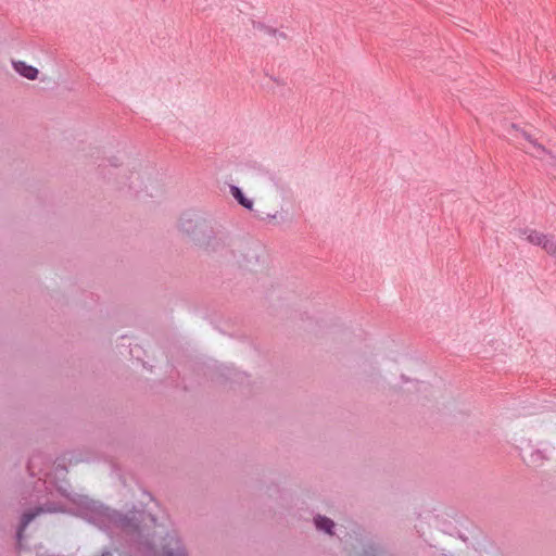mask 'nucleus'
<instances>
[{
  "mask_svg": "<svg viewBox=\"0 0 556 556\" xmlns=\"http://www.w3.org/2000/svg\"><path fill=\"white\" fill-rule=\"evenodd\" d=\"M245 261L250 271H262L267 267L268 253L264 247L255 243L249 247Z\"/></svg>",
  "mask_w": 556,
  "mask_h": 556,
  "instance_id": "obj_1",
  "label": "nucleus"
},
{
  "mask_svg": "<svg viewBox=\"0 0 556 556\" xmlns=\"http://www.w3.org/2000/svg\"><path fill=\"white\" fill-rule=\"evenodd\" d=\"M522 136L528 142V146L523 147L525 151L528 154L542 161L548 162L549 160H552L551 153L542 144L534 140L530 135L523 132Z\"/></svg>",
  "mask_w": 556,
  "mask_h": 556,
  "instance_id": "obj_2",
  "label": "nucleus"
},
{
  "mask_svg": "<svg viewBox=\"0 0 556 556\" xmlns=\"http://www.w3.org/2000/svg\"><path fill=\"white\" fill-rule=\"evenodd\" d=\"M254 27L258 29L260 31L267 35L271 42L274 43H280L281 41H286L288 36L285 31H281L279 29L271 28L269 26H265L261 23H253Z\"/></svg>",
  "mask_w": 556,
  "mask_h": 556,
  "instance_id": "obj_3",
  "label": "nucleus"
},
{
  "mask_svg": "<svg viewBox=\"0 0 556 556\" xmlns=\"http://www.w3.org/2000/svg\"><path fill=\"white\" fill-rule=\"evenodd\" d=\"M14 70L23 77L34 80L38 76V70L24 61H13Z\"/></svg>",
  "mask_w": 556,
  "mask_h": 556,
  "instance_id": "obj_4",
  "label": "nucleus"
},
{
  "mask_svg": "<svg viewBox=\"0 0 556 556\" xmlns=\"http://www.w3.org/2000/svg\"><path fill=\"white\" fill-rule=\"evenodd\" d=\"M546 459L547 456L541 450L532 451L529 456L525 458L526 463L531 467H541Z\"/></svg>",
  "mask_w": 556,
  "mask_h": 556,
  "instance_id": "obj_5",
  "label": "nucleus"
},
{
  "mask_svg": "<svg viewBox=\"0 0 556 556\" xmlns=\"http://www.w3.org/2000/svg\"><path fill=\"white\" fill-rule=\"evenodd\" d=\"M523 235L526 237V240L531 243V244H534V245H539V247H542L543 244V241L545 239V237L547 235L543 233V232H540V231H536V230H525L523 231Z\"/></svg>",
  "mask_w": 556,
  "mask_h": 556,
  "instance_id": "obj_6",
  "label": "nucleus"
},
{
  "mask_svg": "<svg viewBox=\"0 0 556 556\" xmlns=\"http://www.w3.org/2000/svg\"><path fill=\"white\" fill-rule=\"evenodd\" d=\"M315 526L318 530H321V531H325L326 533L331 534L332 529L334 527V522L327 517L317 516L315 518Z\"/></svg>",
  "mask_w": 556,
  "mask_h": 556,
  "instance_id": "obj_7",
  "label": "nucleus"
},
{
  "mask_svg": "<svg viewBox=\"0 0 556 556\" xmlns=\"http://www.w3.org/2000/svg\"><path fill=\"white\" fill-rule=\"evenodd\" d=\"M164 553L166 556H185L179 546V542L175 538H170L169 544L164 546Z\"/></svg>",
  "mask_w": 556,
  "mask_h": 556,
  "instance_id": "obj_8",
  "label": "nucleus"
},
{
  "mask_svg": "<svg viewBox=\"0 0 556 556\" xmlns=\"http://www.w3.org/2000/svg\"><path fill=\"white\" fill-rule=\"evenodd\" d=\"M542 248L551 256L556 257V239L547 235L543 241Z\"/></svg>",
  "mask_w": 556,
  "mask_h": 556,
  "instance_id": "obj_9",
  "label": "nucleus"
},
{
  "mask_svg": "<svg viewBox=\"0 0 556 556\" xmlns=\"http://www.w3.org/2000/svg\"><path fill=\"white\" fill-rule=\"evenodd\" d=\"M545 92L549 96V97H556V76L552 77L548 81H547V86L545 88Z\"/></svg>",
  "mask_w": 556,
  "mask_h": 556,
  "instance_id": "obj_10",
  "label": "nucleus"
},
{
  "mask_svg": "<svg viewBox=\"0 0 556 556\" xmlns=\"http://www.w3.org/2000/svg\"><path fill=\"white\" fill-rule=\"evenodd\" d=\"M230 192L236 198V200L239 202V204L243 205V193L240 188L236 186H230Z\"/></svg>",
  "mask_w": 556,
  "mask_h": 556,
  "instance_id": "obj_11",
  "label": "nucleus"
},
{
  "mask_svg": "<svg viewBox=\"0 0 556 556\" xmlns=\"http://www.w3.org/2000/svg\"><path fill=\"white\" fill-rule=\"evenodd\" d=\"M35 517L34 514H25L22 520V527L17 533L18 539L21 540L22 531L26 528V526L31 521V519Z\"/></svg>",
  "mask_w": 556,
  "mask_h": 556,
  "instance_id": "obj_12",
  "label": "nucleus"
},
{
  "mask_svg": "<svg viewBox=\"0 0 556 556\" xmlns=\"http://www.w3.org/2000/svg\"><path fill=\"white\" fill-rule=\"evenodd\" d=\"M257 217L261 219H275L277 218V214H267L266 216L257 215Z\"/></svg>",
  "mask_w": 556,
  "mask_h": 556,
  "instance_id": "obj_13",
  "label": "nucleus"
},
{
  "mask_svg": "<svg viewBox=\"0 0 556 556\" xmlns=\"http://www.w3.org/2000/svg\"><path fill=\"white\" fill-rule=\"evenodd\" d=\"M252 204H253L252 201L245 198V203H244L245 208L252 210Z\"/></svg>",
  "mask_w": 556,
  "mask_h": 556,
  "instance_id": "obj_14",
  "label": "nucleus"
},
{
  "mask_svg": "<svg viewBox=\"0 0 556 556\" xmlns=\"http://www.w3.org/2000/svg\"><path fill=\"white\" fill-rule=\"evenodd\" d=\"M102 556H113V554L112 553H105Z\"/></svg>",
  "mask_w": 556,
  "mask_h": 556,
  "instance_id": "obj_15",
  "label": "nucleus"
}]
</instances>
